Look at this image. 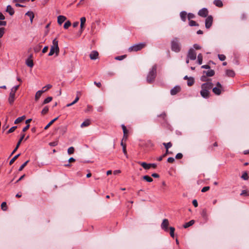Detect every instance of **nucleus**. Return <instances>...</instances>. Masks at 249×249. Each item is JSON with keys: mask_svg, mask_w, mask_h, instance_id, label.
<instances>
[{"mask_svg": "<svg viewBox=\"0 0 249 249\" xmlns=\"http://www.w3.org/2000/svg\"><path fill=\"white\" fill-rule=\"evenodd\" d=\"M175 161V159L173 157H169L167 159V161L169 163H173Z\"/></svg>", "mask_w": 249, "mask_h": 249, "instance_id": "nucleus-56", "label": "nucleus"}, {"mask_svg": "<svg viewBox=\"0 0 249 249\" xmlns=\"http://www.w3.org/2000/svg\"><path fill=\"white\" fill-rule=\"evenodd\" d=\"M6 21H0V26H6Z\"/></svg>", "mask_w": 249, "mask_h": 249, "instance_id": "nucleus-64", "label": "nucleus"}, {"mask_svg": "<svg viewBox=\"0 0 249 249\" xmlns=\"http://www.w3.org/2000/svg\"><path fill=\"white\" fill-rule=\"evenodd\" d=\"M212 90L215 95H219L223 91V88L219 82H217L216 86L212 88Z\"/></svg>", "mask_w": 249, "mask_h": 249, "instance_id": "nucleus-6", "label": "nucleus"}, {"mask_svg": "<svg viewBox=\"0 0 249 249\" xmlns=\"http://www.w3.org/2000/svg\"><path fill=\"white\" fill-rule=\"evenodd\" d=\"M203 55L201 53H199L197 55V62L199 65H201L202 63Z\"/></svg>", "mask_w": 249, "mask_h": 249, "instance_id": "nucleus-32", "label": "nucleus"}, {"mask_svg": "<svg viewBox=\"0 0 249 249\" xmlns=\"http://www.w3.org/2000/svg\"><path fill=\"white\" fill-rule=\"evenodd\" d=\"M163 144L164 145L166 150H168V149L170 148L172 145V144L171 142L163 143Z\"/></svg>", "mask_w": 249, "mask_h": 249, "instance_id": "nucleus-40", "label": "nucleus"}, {"mask_svg": "<svg viewBox=\"0 0 249 249\" xmlns=\"http://www.w3.org/2000/svg\"><path fill=\"white\" fill-rule=\"evenodd\" d=\"M189 25L191 26H198V25L194 20H190Z\"/></svg>", "mask_w": 249, "mask_h": 249, "instance_id": "nucleus-48", "label": "nucleus"}, {"mask_svg": "<svg viewBox=\"0 0 249 249\" xmlns=\"http://www.w3.org/2000/svg\"><path fill=\"white\" fill-rule=\"evenodd\" d=\"M193 47L196 50H199L201 49V47L197 44H195L193 45Z\"/></svg>", "mask_w": 249, "mask_h": 249, "instance_id": "nucleus-59", "label": "nucleus"}, {"mask_svg": "<svg viewBox=\"0 0 249 249\" xmlns=\"http://www.w3.org/2000/svg\"><path fill=\"white\" fill-rule=\"evenodd\" d=\"M71 25V22L70 21H66L64 25V28L66 29H68Z\"/></svg>", "mask_w": 249, "mask_h": 249, "instance_id": "nucleus-45", "label": "nucleus"}, {"mask_svg": "<svg viewBox=\"0 0 249 249\" xmlns=\"http://www.w3.org/2000/svg\"><path fill=\"white\" fill-rule=\"evenodd\" d=\"M157 74V66L156 65H154L151 70L149 71L147 76V81L148 83H152L156 76Z\"/></svg>", "mask_w": 249, "mask_h": 249, "instance_id": "nucleus-3", "label": "nucleus"}, {"mask_svg": "<svg viewBox=\"0 0 249 249\" xmlns=\"http://www.w3.org/2000/svg\"><path fill=\"white\" fill-rule=\"evenodd\" d=\"M49 111V107L47 106H45L41 111V114L45 115L48 113Z\"/></svg>", "mask_w": 249, "mask_h": 249, "instance_id": "nucleus-38", "label": "nucleus"}, {"mask_svg": "<svg viewBox=\"0 0 249 249\" xmlns=\"http://www.w3.org/2000/svg\"><path fill=\"white\" fill-rule=\"evenodd\" d=\"M226 75L231 77H233L235 76V72L233 70H227L226 71Z\"/></svg>", "mask_w": 249, "mask_h": 249, "instance_id": "nucleus-21", "label": "nucleus"}, {"mask_svg": "<svg viewBox=\"0 0 249 249\" xmlns=\"http://www.w3.org/2000/svg\"><path fill=\"white\" fill-rule=\"evenodd\" d=\"M1 209L4 211H6L7 210V204L5 202H3L1 203Z\"/></svg>", "mask_w": 249, "mask_h": 249, "instance_id": "nucleus-39", "label": "nucleus"}, {"mask_svg": "<svg viewBox=\"0 0 249 249\" xmlns=\"http://www.w3.org/2000/svg\"><path fill=\"white\" fill-rule=\"evenodd\" d=\"M123 152H124V154L125 155H127L126 145H123Z\"/></svg>", "mask_w": 249, "mask_h": 249, "instance_id": "nucleus-60", "label": "nucleus"}, {"mask_svg": "<svg viewBox=\"0 0 249 249\" xmlns=\"http://www.w3.org/2000/svg\"><path fill=\"white\" fill-rule=\"evenodd\" d=\"M218 58L221 61H224L226 59V56L224 54H218Z\"/></svg>", "mask_w": 249, "mask_h": 249, "instance_id": "nucleus-47", "label": "nucleus"}, {"mask_svg": "<svg viewBox=\"0 0 249 249\" xmlns=\"http://www.w3.org/2000/svg\"><path fill=\"white\" fill-rule=\"evenodd\" d=\"M126 55H123L115 57V59L117 60H122L126 57Z\"/></svg>", "mask_w": 249, "mask_h": 249, "instance_id": "nucleus-44", "label": "nucleus"}, {"mask_svg": "<svg viewBox=\"0 0 249 249\" xmlns=\"http://www.w3.org/2000/svg\"><path fill=\"white\" fill-rule=\"evenodd\" d=\"M196 53L195 51L192 48L190 49L188 53L187 57L192 60H194L196 59Z\"/></svg>", "mask_w": 249, "mask_h": 249, "instance_id": "nucleus-7", "label": "nucleus"}, {"mask_svg": "<svg viewBox=\"0 0 249 249\" xmlns=\"http://www.w3.org/2000/svg\"><path fill=\"white\" fill-rule=\"evenodd\" d=\"M203 73H205L208 77H212L214 75L215 72L213 70H210L207 71H204Z\"/></svg>", "mask_w": 249, "mask_h": 249, "instance_id": "nucleus-20", "label": "nucleus"}, {"mask_svg": "<svg viewBox=\"0 0 249 249\" xmlns=\"http://www.w3.org/2000/svg\"><path fill=\"white\" fill-rule=\"evenodd\" d=\"M170 229V234L172 237H174V232H175V228L174 227H171L169 228Z\"/></svg>", "mask_w": 249, "mask_h": 249, "instance_id": "nucleus-41", "label": "nucleus"}, {"mask_svg": "<svg viewBox=\"0 0 249 249\" xmlns=\"http://www.w3.org/2000/svg\"><path fill=\"white\" fill-rule=\"evenodd\" d=\"M53 99L52 97H48L46 98L43 102L42 105L50 103Z\"/></svg>", "mask_w": 249, "mask_h": 249, "instance_id": "nucleus-36", "label": "nucleus"}, {"mask_svg": "<svg viewBox=\"0 0 249 249\" xmlns=\"http://www.w3.org/2000/svg\"><path fill=\"white\" fill-rule=\"evenodd\" d=\"M182 157H183L182 154L180 153H179L176 155V158L177 159H181L182 158Z\"/></svg>", "mask_w": 249, "mask_h": 249, "instance_id": "nucleus-54", "label": "nucleus"}, {"mask_svg": "<svg viewBox=\"0 0 249 249\" xmlns=\"http://www.w3.org/2000/svg\"><path fill=\"white\" fill-rule=\"evenodd\" d=\"M187 13L185 11H182L180 13V16L182 21H185L186 20Z\"/></svg>", "mask_w": 249, "mask_h": 249, "instance_id": "nucleus-28", "label": "nucleus"}, {"mask_svg": "<svg viewBox=\"0 0 249 249\" xmlns=\"http://www.w3.org/2000/svg\"><path fill=\"white\" fill-rule=\"evenodd\" d=\"M180 91V87L178 86H175L170 91V93L172 95H176Z\"/></svg>", "mask_w": 249, "mask_h": 249, "instance_id": "nucleus-12", "label": "nucleus"}, {"mask_svg": "<svg viewBox=\"0 0 249 249\" xmlns=\"http://www.w3.org/2000/svg\"><path fill=\"white\" fill-rule=\"evenodd\" d=\"M4 33V28H0V38L2 37Z\"/></svg>", "mask_w": 249, "mask_h": 249, "instance_id": "nucleus-52", "label": "nucleus"}, {"mask_svg": "<svg viewBox=\"0 0 249 249\" xmlns=\"http://www.w3.org/2000/svg\"><path fill=\"white\" fill-rule=\"evenodd\" d=\"M29 160H27L26 161H25L24 163H23L20 166V167L18 169V171H22L23 168L26 166L27 164L29 162Z\"/></svg>", "mask_w": 249, "mask_h": 249, "instance_id": "nucleus-42", "label": "nucleus"}, {"mask_svg": "<svg viewBox=\"0 0 249 249\" xmlns=\"http://www.w3.org/2000/svg\"><path fill=\"white\" fill-rule=\"evenodd\" d=\"M29 127H30V124H27L26 126H25V127L23 128V129H22V131H23V132H25L26 131H27V130L29 129Z\"/></svg>", "mask_w": 249, "mask_h": 249, "instance_id": "nucleus-61", "label": "nucleus"}, {"mask_svg": "<svg viewBox=\"0 0 249 249\" xmlns=\"http://www.w3.org/2000/svg\"><path fill=\"white\" fill-rule=\"evenodd\" d=\"M6 12L8 13L10 16H13L15 13V11L13 7L9 5L7 6Z\"/></svg>", "mask_w": 249, "mask_h": 249, "instance_id": "nucleus-15", "label": "nucleus"}, {"mask_svg": "<svg viewBox=\"0 0 249 249\" xmlns=\"http://www.w3.org/2000/svg\"><path fill=\"white\" fill-rule=\"evenodd\" d=\"M241 178L244 180H247L249 178L247 172H244L241 176Z\"/></svg>", "mask_w": 249, "mask_h": 249, "instance_id": "nucleus-46", "label": "nucleus"}, {"mask_svg": "<svg viewBox=\"0 0 249 249\" xmlns=\"http://www.w3.org/2000/svg\"><path fill=\"white\" fill-rule=\"evenodd\" d=\"M122 127L124 133L123 139L126 140L127 138L128 130H127L124 124L122 125Z\"/></svg>", "mask_w": 249, "mask_h": 249, "instance_id": "nucleus-16", "label": "nucleus"}, {"mask_svg": "<svg viewBox=\"0 0 249 249\" xmlns=\"http://www.w3.org/2000/svg\"><path fill=\"white\" fill-rule=\"evenodd\" d=\"M20 154H18L15 156L10 161L9 164L12 165L15 162V161L18 158Z\"/></svg>", "mask_w": 249, "mask_h": 249, "instance_id": "nucleus-35", "label": "nucleus"}, {"mask_svg": "<svg viewBox=\"0 0 249 249\" xmlns=\"http://www.w3.org/2000/svg\"><path fill=\"white\" fill-rule=\"evenodd\" d=\"M17 127L16 126L12 127L8 130V131H7V133H10L14 132L17 128Z\"/></svg>", "mask_w": 249, "mask_h": 249, "instance_id": "nucleus-50", "label": "nucleus"}, {"mask_svg": "<svg viewBox=\"0 0 249 249\" xmlns=\"http://www.w3.org/2000/svg\"><path fill=\"white\" fill-rule=\"evenodd\" d=\"M99 53L96 51H93L89 54V57L91 60H95L98 58Z\"/></svg>", "mask_w": 249, "mask_h": 249, "instance_id": "nucleus-13", "label": "nucleus"}, {"mask_svg": "<svg viewBox=\"0 0 249 249\" xmlns=\"http://www.w3.org/2000/svg\"><path fill=\"white\" fill-rule=\"evenodd\" d=\"M32 57V55H30V58H29L26 60V64L30 68H32L34 66V62L33 60L31 59Z\"/></svg>", "mask_w": 249, "mask_h": 249, "instance_id": "nucleus-14", "label": "nucleus"}, {"mask_svg": "<svg viewBox=\"0 0 249 249\" xmlns=\"http://www.w3.org/2000/svg\"><path fill=\"white\" fill-rule=\"evenodd\" d=\"M43 93V92L41 91V90H38L36 92L35 97L36 101H37L39 100Z\"/></svg>", "mask_w": 249, "mask_h": 249, "instance_id": "nucleus-23", "label": "nucleus"}, {"mask_svg": "<svg viewBox=\"0 0 249 249\" xmlns=\"http://www.w3.org/2000/svg\"><path fill=\"white\" fill-rule=\"evenodd\" d=\"M66 19V18L64 16H59L57 17V22L60 25H61Z\"/></svg>", "mask_w": 249, "mask_h": 249, "instance_id": "nucleus-17", "label": "nucleus"}, {"mask_svg": "<svg viewBox=\"0 0 249 249\" xmlns=\"http://www.w3.org/2000/svg\"><path fill=\"white\" fill-rule=\"evenodd\" d=\"M25 15L28 16V17H29L31 22L32 23L33 18H34V14L33 13V12H31V11H28L26 13Z\"/></svg>", "mask_w": 249, "mask_h": 249, "instance_id": "nucleus-25", "label": "nucleus"}, {"mask_svg": "<svg viewBox=\"0 0 249 249\" xmlns=\"http://www.w3.org/2000/svg\"><path fill=\"white\" fill-rule=\"evenodd\" d=\"M59 52V48L58 47V41L56 38H55L53 41V45L51 46L50 52L48 54L49 56H52L54 53L57 55Z\"/></svg>", "mask_w": 249, "mask_h": 249, "instance_id": "nucleus-2", "label": "nucleus"}, {"mask_svg": "<svg viewBox=\"0 0 249 249\" xmlns=\"http://www.w3.org/2000/svg\"><path fill=\"white\" fill-rule=\"evenodd\" d=\"M92 110V107L91 106L88 105L87 109L85 110L86 112H89L91 111Z\"/></svg>", "mask_w": 249, "mask_h": 249, "instance_id": "nucleus-49", "label": "nucleus"}, {"mask_svg": "<svg viewBox=\"0 0 249 249\" xmlns=\"http://www.w3.org/2000/svg\"><path fill=\"white\" fill-rule=\"evenodd\" d=\"M213 18L212 16H208L205 20V27L206 28L209 29L212 25Z\"/></svg>", "mask_w": 249, "mask_h": 249, "instance_id": "nucleus-8", "label": "nucleus"}, {"mask_svg": "<svg viewBox=\"0 0 249 249\" xmlns=\"http://www.w3.org/2000/svg\"><path fill=\"white\" fill-rule=\"evenodd\" d=\"M145 43H141L138 44H135L129 48L128 51L129 52H137L141 50L145 46Z\"/></svg>", "mask_w": 249, "mask_h": 249, "instance_id": "nucleus-5", "label": "nucleus"}, {"mask_svg": "<svg viewBox=\"0 0 249 249\" xmlns=\"http://www.w3.org/2000/svg\"><path fill=\"white\" fill-rule=\"evenodd\" d=\"M138 163L141 165L144 169L148 170L150 168V163H147L145 162L139 161Z\"/></svg>", "mask_w": 249, "mask_h": 249, "instance_id": "nucleus-18", "label": "nucleus"}, {"mask_svg": "<svg viewBox=\"0 0 249 249\" xmlns=\"http://www.w3.org/2000/svg\"><path fill=\"white\" fill-rule=\"evenodd\" d=\"M25 118V116H23L22 117H20L18 118L15 121V124H17L19 123L20 122H22Z\"/></svg>", "mask_w": 249, "mask_h": 249, "instance_id": "nucleus-34", "label": "nucleus"}, {"mask_svg": "<svg viewBox=\"0 0 249 249\" xmlns=\"http://www.w3.org/2000/svg\"><path fill=\"white\" fill-rule=\"evenodd\" d=\"M192 203L195 207H197L198 206V203L196 199L193 200Z\"/></svg>", "mask_w": 249, "mask_h": 249, "instance_id": "nucleus-58", "label": "nucleus"}, {"mask_svg": "<svg viewBox=\"0 0 249 249\" xmlns=\"http://www.w3.org/2000/svg\"><path fill=\"white\" fill-rule=\"evenodd\" d=\"M195 18V15L192 13H189L188 14V18L189 20H190L192 18Z\"/></svg>", "mask_w": 249, "mask_h": 249, "instance_id": "nucleus-55", "label": "nucleus"}, {"mask_svg": "<svg viewBox=\"0 0 249 249\" xmlns=\"http://www.w3.org/2000/svg\"><path fill=\"white\" fill-rule=\"evenodd\" d=\"M210 189V187L209 186H205V187H204L202 190H201V192H207V191H208Z\"/></svg>", "mask_w": 249, "mask_h": 249, "instance_id": "nucleus-53", "label": "nucleus"}, {"mask_svg": "<svg viewBox=\"0 0 249 249\" xmlns=\"http://www.w3.org/2000/svg\"><path fill=\"white\" fill-rule=\"evenodd\" d=\"M213 4L218 7H221L223 6V2L221 0H214Z\"/></svg>", "mask_w": 249, "mask_h": 249, "instance_id": "nucleus-24", "label": "nucleus"}, {"mask_svg": "<svg viewBox=\"0 0 249 249\" xmlns=\"http://www.w3.org/2000/svg\"><path fill=\"white\" fill-rule=\"evenodd\" d=\"M213 87V84L212 81L205 82L201 86V89L200 93L201 96L204 98H208L210 96V90Z\"/></svg>", "mask_w": 249, "mask_h": 249, "instance_id": "nucleus-1", "label": "nucleus"}, {"mask_svg": "<svg viewBox=\"0 0 249 249\" xmlns=\"http://www.w3.org/2000/svg\"><path fill=\"white\" fill-rule=\"evenodd\" d=\"M58 141H55V142H50L49 145L51 146H55L58 144Z\"/></svg>", "mask_w": 249, "mask_h": 249, "instance_id": "nucleus-51", "label": "nucleus"}, {"mask_svg": "<svg viewBox=\"0 0 249 249\" xmlns=\"http://www.w3.org/2000/svg\"><path fill=\"white\" fill-rule=\"evenodd\" d=\"M241 196H248V192L247 190H243L240 194Z\"/></svg>", "mask_w": 249, "mask_h": 249, "instance_id": "nucleus-57", "label": "nucleus"}, {"mask_svg": "<svg viewBox=\"0 0 249 249\" xmlns=\"http://www.w3.org/2000/svg\"><path fill=\"white\" fill-rule=\"evenodd\" d=\"M169 221L167 219H164L161 224V228L165 231H168Z\"/></svg>", "mask_w": 249, "mask_h": 249, "instance_id": "nucleus-9", "label": "nucleus"}, {"mask_svg": "<svg viewBox=\"0 0 249 249\" xmlns=\"http://www.w3.org/2000/svg\"><path fill=\"white\" fill-rule=\"evenodd\" d=\"M195 83L194 78L192 77H190L187 81V85L189 87L192 86Z\"/></svg>", "mask_w": 249, "mask_h": 249, "instance_id": "nucleus-26", "label": "nucleus"}, {"mask_svg": "<svg viewBox=\"0 0 249 249\" xmlns=\"http://www.w3.org/2000/svg\"><path fill=\"white\" fill-rule=\"evenodd\" d=\"M86 19L85 17H82L80 18V29L81 31L82 32L84 28V24L86 22Z\"/></svg>", "mask_w": 249, "mask_h": 249, "instance_id": "nucleus-19", "label": "nucleus"}, {"mask_svg": "<svg viewBox=\"0 0 249 249\" xmlns=\"http://www.w3.org/2000/svg\"><path fill=\"white\" fill-rule=\"evenodd\" d=\"M15 98V95H11V94L9 95V97L8 98V102L10 104L12 105L14 103Z\"/></svg>", "mask_w": 249, "mask_h": 249, "instance_id": "nucleus-30", "label": "nucleus"}, {"mask_svg": "<svg viewBox=\"0 0 249 249\" xmlns=\"http://www.w3.org/2000/svg\"><path fill=\"white\" fill-rule=\"evenodd\" d=\"M52 87V86L50 84H48L46 86H44L42 88L41 90L43 92L47 91L49 89H51Z\"/></svg>", "mask_w": 249, "mask_h": 249, "instance_id": "nucleus-33", "label": "nucleus"}, {"mask_svg": "<svg viewBox=\"0 0 249 249\" xmlns=\"http://www.w3.org/2000/svg\"><path fill=\"white\" fill-rule=\"evenodd\" d=\"M142 178L144 180H146V181H147L148 182H151L153 180V179L152 178H151L150 177H149L147 175L143 176Z\"/></svg>", "mask_w": 249, "mask_h": 249, "instance_id": "nucleus-31", "label": "nucleus"}, {"mask_svg": "<svg viewBox=\"0 0 249 249\" xmlns=\"http://www.w3.org/2000/svg\"><path fill=\"white\" fill-rule=\"evenodd\" d=\"M74 152V148L73 147H70L68 149V153L69 155L72 154Z\"/></svg>", "mask_w": 249, "mask_h": 249, "instance_id": "nucleus-43", "label": "nucleus"}, {"mask_svg": "<svg viewBox=\"0 0 249 249\" xmlns=\"http://www.w3.org/2000/svg\"><path fill=\"white\" fill-rule=\"evenodd\" d=\"M194 223H195V221L194 220H192L190 221L189 222L186 223L183 225V227L184 228H187L189 227L190 226L193 225L194 224Z\"/></svg>", "mask_w": 249, "mask_h": 249, "instance_id": "nucleus-29", "label": "nucleus"}, {"mask_svg": "<svg viewBox=\"0 0 249 249\" xmlns=\"http://www.w3.org/2000/svg\"><path fill=\"white\" fill-rule=\"evenodd\" d=\"M208 14V11L206 8H202L200 10L198 13L199 16L202 17H206Z\"/></svg>", "mask_w": 249, "mask_h": 249, "instance_id": "nucleus-11", "label": "nucleus"}, {"mask_svg": "<svg viewBox=\"0 0 249 249\" xmlns=\"http://www.w3.org/2000/svg\"><path fill=\"white\" fill-rule=\"evenodd\" d=\"M207 76L206 75H203L201 76L200 80L202 82H208L209 81H212L210 79L207 78Z\"/></svg>", "mask_w": 249, "mask_h": 249, "instance_id": "nucleus-27", "label": "nucleus"}, {"mask_svg": "<svg viewBox=\"0 0 249 249\" xmlns=\"http://www.w3.org/2000/svg\"><path fill=\"white\" fill-rule=\"evenodd\" d=\"M53 123L51 121L44 128V129L46 130Z\"/></svg>", "mask_w": 249, "mask_h": 249, "instance_id": "nucleus-62", "label": "nucleus"}, {"mask_svg": "<svg viewBox=\"0 0 249 249\" xmlns=\"http://www.w3.org/2000/svg\"><path fill=\"white\" fill-rule=\"evenodd\" d=\"M24 136H25L24 134L22 135V136H21L20 138L18 140L16 147L15 148V149L13 150V151L11 153V154L10 155V156H11L12 155H13L16 152V151L18 150V147H19V145H20L22 141L23 140Z\"/></svg>", "mask_w": 249, "mask_h": 249, "instance_id": "nucleus-10", "label": "nucleus"}, {"mask_svg": "<svg viewBox=\"0 0 249 249\" xmlns=\"http://www.w3.org/2000/svg\"><path fill=\"white\" fill-rule=\"evenodd\" d=\"M90 124V120L89 119L86 120L84 122H83L81 124V127L82 128L88 126Z\"/></svg>", "mask_w": 249, "mask_h": 249, "instance_id": "nucleus-22", "label": "nucleus"}, {"mask_svg": "<svg viewBox=\"0 0 249 249\" xmlns=\"http://www.w3.org/2000/svg\"><path fill=\"white\" fill-rule=\"evenodd\" d=\"M94 84L98 88H100L102 86V84L100 82H97L95 81Z\"/></svg>", "mask_w": 249, "mask_h": 249, "instance_id": "nucleus-63", "label": "nucleus"}, {"mask_svg": "<svg viewBox=\"0 0 249 249\" xmlns=\"http://www.w3.org/2000/svg\"><path fill=\"white\" fill-rule=\"evenodd\" d=\"M171 50L175 52L178 53L180 51L181 47L179 42V39L175 37L171 41Z\"/></svg>", "mask_w": 249, "mask_h": 249, "instance_id": "nucleus-4", "label": "nucleus"}, {"mask_svg": "<svg viewBox=\"0 0 249 249\" xmlns=\"http://www.w3.org/2000/svg\"><path fill=\"white\" fill-rule=\"evenodd\" d=\"M169 152L168 150H166V152L165 154H164L163 155H162V156L159 157L158 159H157V160H159V161H161L162 160L163 158L164 157H165L167 154H169Z\"/></svg>", "mask_w": 249, "mask_h": 249, "instance_id": "nucleus-37", "label": "nucleus"}]
</instances>
